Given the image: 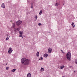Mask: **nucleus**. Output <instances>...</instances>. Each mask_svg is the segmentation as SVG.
<instances>
[{"label": "nucleus", "mask_w": 77, "mask_h": 77, "mask_svg": "<svg viewBox=\"0 0 77 77\" xmlns=\"http://www.w3.org/2000/svg\"><path fill=\"white\" fill-rule=\"evenodd\" d=\"M21 62L22 63H24L25 65H28L30 63V60H28L26 58H23L21 60Z\"/></svg>", "instance_id": "obj_1"}, {"label": "nucleus", "mask_w": 77, "mask_h": 77, "mask_svg": "<svg viewBox=\"0 0 77 77\" xmlns=\"http://www.w3.org/2000/svg\"><path fill=\"white\" fill-rule=\"evenodd\" d=\"M66 56L67 59L70 61V60H71V53L69 52H68L66 54Z\"/></svg>", "instance_id": "obj_2"}, {"label": "nucleus", "mask_w": 77, "mask_h": 77, "mask_svg": "<svg viewBox=\"0 0 77 77\" xmlns=\"http://www.w3.org/2000/svg\"><path fill=\"white\" fill-rule=\"evenodd\" d=\"M13 51V50H12V49L11 48H10L8 50V53L9 54H11V53Z\"/></svg>", "instance_id": "obj_3"}, {"label": "nucleus", "mask_w": 77, "mask_h": 77, "mask_svg": "<svg viewBox=\"0 0 77 77\" xmlns=\"http://www.w3.org/2000/svg\"><path fill=\"white\" fill-rule=\"evenodd\" d=\"M21 23H22V21L20 20H19L17 22H16L17 25V26H20V25L21 24Z\"/></svg>", "instance_id": "obj_4"}, {"label": "nucleus", "mask_w": 77, "mask_h": 77, "mask_svg": "<svg viewBox=\"0 0 77 77\" xmlns=\"http://www.w3.org/2000/svg\"><path fill=\"white\" fill-rule=\"evenodd\" d=\"M48 51L49 53H51L52 51V49L49 48L48 49Z\"/></svg>", "instance_id": "obj_5"}, {"label": "nucleus", "mask_w": 77, "mask_h": 77, "mask_svg": "<svg viewBox=\"0 0 77 77\" xmlns=\"http://www.w3.org/2000/svg\"><path fill=\"white\" fill-rule=\"evenodd\" d=\"M1 7L3 8H4V9H5V4L4 3H3L1 5Z\"/></svg>", "instance_id": "obj_6"}, {"label": "nucleus", "mask_w": 77, "mask_h": 77, "mask_svg": "<svg viewBox=\"0 0 77 77\" xmlns=\"http://www.w3.org/2000/svg\"><path fill=\"white\" fill-rule=\"evenodd\" d=\"M14 30L15 32H18V31H19V30H20V29L19 28H14Z\"/></svg>", "instance_id": "obj_7"}, {"label": "nucleus", "mask_w": 77, "mask_h": 77, "mask_svg": "<svg viewBox=\"0 0 77 77\" xmlns=\"http://www.w3.org/2000/svg\"><path fill=\"white\" fill-rule=\"evenodd\" d=\"M27 77H31V74L30 73H29L27 74Z\"/></svg>", "instance_id": "obj_8"}, {"label": "nucleus", "mask_w": 77, "mask_h": 77, "mask_svg": "<svg viewBox=\"0 0 77 77\" xmlns=\"http://www.w3.org/2000/svg\"><path fill=\"white\" fill-rule=\"evenodd\" d=\"M71 25L72 26H73V28H74V27H75V25H74V22H72V23Z\"/></svg>", "instance_id": "obj_9"}, {"label": "nucleus", "mask_w": 77, "mask_h": 77, "mask_svg": "<svg viewBox=\"0 0 77 77\" xmlns=\"http://www.w3.org/2000/svg\"><path fill=\"white\" fill-rule=\"evenodd\" d=\"M64 65H62L60 66V68L61 69H63L64 68Z\"/></svg>", "instance_id": "obj_10"}, {"label": "nucleus", "mask_w": 77, "mask_h": 77, "mask_svg": "<svg viewBox=\"0 0 77 77\" xmlns=\"http://www.w3.org/2000/svg\"><path fill=\"white\" fill-rule=\"evenodd\" d=\"M44 56L45 57H47L48 56V54H45L44 55Z\"/></svg>", "instance_id": "obj_11"}, {"label": "nucleus", "mask_w": 77, "mask_h": 77, "mask_svg": "<svg viewBox=\"0 0 77 77\" xmlns=\"http://www.w3.org/2000/svg\"><path fill=\"white\" fill-rule=\"evenodd\" d=\"M36 56L37 57H39V52H37L36 53Z\"/></svg>", "instance_id": "obj_12"}, {"label": "nucleus", "mask_w": 77, "mask_h": 77, "mask_svg": "<svg viewBox=\"0 0 77 77\" xmlns=\"http://www.w3.org/2000/svg\"><path fill=\"white\" fill-rule=\"evenodd\" d=\"M42 10H41L40 11V12L39 13V15H41V14H42Z\"/></svg>", "instance_id": "obj_13"}, {"label": "nucleus", "mask_w": 77, "mask_h": 77, "mask_svg": "<svg viewBox=\"0 0 77 77\" xmlns=\"http://www.w3.org/2000/svg\"><path fill=\"white\" fill-rule=\"evenodd\" d=\"M41 71H44V69L42 67L41 68Z\"/></svg>", "instance_id": "obj_14"}, {"label": "nucleus", "mask_w": 77, "mask_h": 77, "mask_svg": "<svg viewBox=\"0 0 77 77\" xmlns=\"http://www.w3.org/2000/svg\"><path fill=\"white\" fill-rule=\"evenodd\" d=\"M17 69H13L11 70L12 72H15V71H16Z\"/></svg>", "instance_id": "obj_15"}, {"label": "nucleus", "mask_w": 77, "mask_h": 77, "mask_svg": "<svg viewBox=\"0 0 77 77\" xmlns=\"http://www.w3.org/2000/svg\"><path fill=\"white\" fill-rule=\"evenodd\" d=\"M58 5H59V4L57 3H56L55 4V6H58Z\"/></svg>", "instance_id": "obj_16"}, {"label": "nucleus", "mask_w": 77, "mask_h": 77, "mask_svg": "<svg viewBox=\"0 0 77 77\" xmlns=\"http://www.w3.org/2000/svg\"><path fill=\"white\" fill-rule=\"evenodd\" d=\"M43 59V58L42 57H41L40 59L38 60H42Z\"/></svg>", "instance_id": "obj_17"}, {"label": "nucleus", "mask_w": 77, "mask_h": 77, "mask_svg": "<svg viewBox=\"0 0 77 77\" xmlns=\"http://www.w3.org/2000/svg\"><path fill=\"white\" fill-rule=\"evenodd\" d=\"M35 20H37V15H35Z\"/></svg>", "instance_id": "obj_18"}, {"label": "nucleus", "mask_w": 77, "mask_h": 77, "mask_svg": "<svg viewBox=\"0 0 77 77\" xmlns=\"http://www.w3.org/2000/svg\"><path fill=\"white\" fill-rule=\"evenodd\" d=\"M19 33L20 35H22L23 34V32L21 31H20Z\"/></svg>", "instance_id": "obj_19"}, {"label": "nucleus", "mask_w": 77, "mask_h": 77, "mask_svg": "<svg viewBox=\"0 0 77 77\" xmlns=\"http://www.w3.org/2000/svg\"><path fill=\"white\" fill-rule=\"evenodd\" d=\"M75 62L76 63V64L77 65V59H75Z\"/></svg>", "instance_id": "obj_20"}, {"label": "nucleus", "mask_w": 77, "mask_h": 77, "mask_svg": "<svg viewBox=\"0 0 77 77\" xmlns=\"http://www.w3.org/2000/svg\"><path fill=\"white\" fill-rule=\"evenodd\" d=\"M8 69H9V67H6V69L7 70H8Z\"/></svg>", "instance_id": "obj_21"}, {"label": "nucleus", "mask_w": 77, "mask_h": 77, "mask_svg": "<svg viewBox=\"0 0 77 77\" xmlns=\"http://www.w3.org/2000/svg\"><path fill=\"white\" fill-rule=\"evenodd\" d=\"M15 24H14L13 25V27L14 28V27H15Z\"/></svg>", "instance_id": "obj_22"}, {"label": "nucleus", "mask_w": 77, "mask_h": 77, "mask_svg": "<svg viewBox=\"0 0 77 77\" xmlns=\"http://www.w3.org/2000/svg\"><path fill=\"white\" fill-rule=\"evenodd\" d=\"M38 26H41L42 25V24H41V23H39L38 24Z\"/></svg>", "instance_id": "obj_23"}, {"label": "nucleus", "mask_w": 77, "mask_h": 77, "mask_svg": "<svg viewBox=\"0 0 77 77\" xmlns=\"http://www.w3.org/2000/svg\"><path fill=\"white\" fill-rule=\"evenodd\" d=\"M9 37L8 38V37H7V38H6V40H8V39H9Z\"/></svg>", "instance_id": "obj_24"}, {"label": "nucleus", "mask_w": 77, "mask_h": 77, "mask_svg": "<svg viewBox=\"0 0 77 77\" xmlns=\"http://www.w3.org/2000/svg\"><path fill=\"white\" fill-rule=\"evenodd\" d=\"M31 8L32 9V8H33V5H32V6H31Z\"/></svg>", "instance_id": "obj_25"}, {"label": "nucleus", "mask_w": 77, "mask_h": 77, "mask_svg": "<svg viewBox=\"0 0 77 77\" xmlns=\"http://www.w3.org/2000/svg\"><path fill=\"white\" fill-rule=\"evenodd\" d=\"M69 68H72V66H69Z\"/></svg>", "instance_id": "obj_26"}, {"label": "nucleus", "mask_w": 77, "mask_h": 77, "mask_svg": "<svg viewBox=\"0 0 77 77\" xmlns=\"http://www.w3.org/2000/svg\"><path fill=\"white\" fill-rule=\"evenodd\" d=\"M19 37H22V35H19Z\"/></svg>", "instance_id": "obj_27"}, {"label": "nucleus", "mask_w": 77, "mask_h": 77, "mask_svg": "<svg viewBox=\"0 0 77 77\" xmlns=\"http://www.w3.org/2000/svg\"><path fill=\"white\" fill-rule=\"evenodd\" d=\"M61 51H62V52H63V51L62 50H61Z\"/></svg>", "instance_id": "obj_28"}, {"label": "nucleus", "mask_w": 77, "mask_h": 77, "mask_svg": "<svg viewBox=\"0 0 77 77\" xmlns=\"http://www.w3.org/2000/svg\"><path fill=\"white\" fill-rule=\"evenodd\" d=\"M62 52L63 53H64V52Z\"/></svg>", "instance_id": "obj_29"}, {"label": "nucleus", "mask_w": 77, "mask_h": 77, "mask_svg": "<svg viewBox=\"0 0 77 77\" xmlns=\"http://www.w3.org/2000/svg\"><path fill=\"white\" fill-rule=\"evenodd\" d=\"M22 38H23V36H22Z\"/></svg>", "instance_id": "obj_30"}, {"label": "nucleus", "mask_w": 77, "mask_h": 77, "mask_svg": "<svg viewBox=\"0 0 77 77\" xmlns=\"http://www.w3.org/2000/svg\"><path fill=\"white\" fill-rule=\"evenodd\" d=\"M75 72V71H74V72Z\"/></svg>", "instance_id": "obj_31"}, {"label": "nucleus", "mask_w": 77, "mask_h": 77, "mask_svg": "<svg viewBox=\"0 0 77 77\" xmlns=\"http://www.w3.org/2000/svg\"><path fill=\"white\" fill-rule=\"evenodd\" d=\"M65 5V4H63V5Z\"/></svg>", "instance_id": "obj_32"}, {"label": "nucleus", "mask_w": 77, "mask_h": 77, "mask_svg": "<svg viewBox=\"0 0 77 77\" xmlns=\"http://www.w3.org/2000/svg\"><path fill=\"white\" fill-rule=\"evenodd\" d=\"M6 65H7V64H6Z\"/></svg>", "instance_id": "obj_33"}]
</instances>
